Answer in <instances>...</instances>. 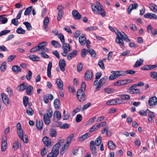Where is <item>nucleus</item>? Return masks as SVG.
I'll list each match as a JSON object with an SVG mask.
<instances>
[{
	"mask_svg": "<svg viewBox=\"0 0 157 157\" xmlns=\"http://www.w3.org/2000/svg\"><path fill=\"white\" fill-rule=\"evenodd\" d=\"M116 34L117 37L115 41L121 48L124 46V43L123 40L127 42H130L131 41L130 39L128 37L127 35L123 32H120L118 30H117V32H116Z\"/></svg>",
	"mask_w": 157,
	"mask_h": 157,
	"instance_id": "1",
	"label": "nucleus"
},
{
	"mask_svg": "<svg viewBox=\"0 0 157 157\" xmlns=\"http://www.w3.org/2000/svg\"><path fill=\"white\" fill-rule=\"evenodd\" d=\"M91 8L93 12L95 13H98V12L103 17L106 16V13L103 9L102 5L99 3L98 2L95 6L94 3L91 4Z\"/></svg>",
	"mask_w": 157,
	"mask_h": 157,
	"instance_id": "2",
	"label": "nucleus"
},
{
	"mask_svg": "<svg viewBox=\"0 0 157 157\" xmlns=\"http://www.w3.org/2000/svg\"><path fill=\"white\" fill-rule=\"evenodd\" d=\"M77 98L80 102H83L86 99V96L84 92L81 90H78L77 93Z\"/></svg>",
	"mask_w": 157,
	"mask_h": 157,
	"instance_id": "3",
	"label": "nucleus"
},
{
	"mask_svg": "<svg viewBox=\"0 0 157 157\" xmlns=\"http://www.w3.org/2000/svg\"><path fill=\"white\" fill-rule=\"evenodd\" d=\"M64 8L63 6L61 5H59L57 7V10H58V13L57 19L58 21L61 19L63 14V10Z\"/></svg>",
	"mask_w": 157,
	"mask_h": 157,
	"instance_id": "4",
	"label": "nucleus"
},
{
	"mask_svg": "<svg viewBox=\"0 0 157 157\" xmlns=\"http://www.w3.org/2000/svg\"><path fill=\"white\" fill-rule=\"evenodd\" d=\"M42 141L46 147L49 148L52 147V144L51 140L47 136L44 137L42 139Z\"/></svg>",
	"mask_w": 157,
	"mask_h": 157,
	"instance_id": "5",
	"label": "nucleus"
},
{
	"mask_svg": "<svg viewBox=\"0 0 157 157\" xmlns=\"http://www.w3.org/2000/svg\"><path fill=\"white\" fill-rule=\"evenodd\" d=\"M148 103L149 105L152 106L157 104V98L155 97L151 98L149 100Z\"/></svg>",
	"mask_w": 157,
	"mask_h": 157,
	"instance_id": "6",
	"label": "nucleus"
},
{
	"mask_svg": "<svg viewBox=\"0 0 157 157\" xmlns=\"http://www.w3.org/2000/svg\"><path fill=\"white\" fill-rule=\"evenodd\" d=\"M111 73L114 75V77L117 78L121 76H124L125 74L124 71H112L111 72Z\"/></svg>",
	"mask_w": 157,
	"mask_h": 157,
	"instance_id": "7",
	"label": "nucleus"
},
{
	"mask_svg": "<svg viewBox=\"0 0 157 157\" xmlns=\"http://www.w3.org/2000/svg\"><path fill=\"white\" fill-rule=\"evenodd\" d=\"M59 153V151L56 149L52 148V151L47 155V157H56Z\"/></svg>",
	"mask_w": 157,
	"mask_h": 157,
	"instance_id": "8",
	"label": "nucleus"
},
{
	"mask_svg": "<svg viewBox=\"0 0 157 157\" xmlns=\"http://www.w3.org/2000/svg\"><path fill=\"white\" fill-rule=\"evenodd\" d=\"M70 46L67 43H63L62 48L63 50V53H67L70 51Z\"/></svg>",
	"mask_w": 157,
	"mask_h": 157,
	"instance_id": "9",
	"label": "nucleus"
},
{
	"mask_svg": "<svg viewBox=\"0 0 157 157\" xmlns=\"http://www.w3.org/2000/svg\"><path fill=\"white\" fill-rule=\"evenodd\" d=\"M90 148L92 154L94 155H96L97 153L96 149L95 146L94 142L93 140L90 142Z\"/></svg>",
	"mask_w": 157,
	"mask_h": 157,
	"instance_id": "10",
	"label": "nucleus"
},
{
	"mask_svg": "<svg viewBox=\"0 0 157 157\" xmlns=\"http://www.w3.org/2000/svg\"><path fill=\"white\" fill-rule=\"evenodd\" d=\"M56 83L58 89L61 90H63V81L61 79L59 78H57L56 80Z\"/></svg>",
	"mask_w": 157,
	"mask_h": 157,
	"instance_id": "11",
	"label": "nucleus"
},
{
	"mask_svg": "<svg viewBox=\"0 0 157 157\" xmlns=\"http://www.w3.org/2000/svg\"><path fill=\"white\" fill-rule=\"evenodd\" d=\"M93 76L92 72L91 70H87L86 72L85 75V78L87 80H90Z\"/></svg>",
	"mask_w": 157,
	"mask_h": 157,
	"instance_id": "12",
	"label": "nucleus"
},
{
	"mask_svg": "<svg viewBox=\"0 0 157 157\" xmlns=\"http://www.w3.org/2000/svg\"><path fill=\"white\" fill-rule=\"evenodd\" d=\"M59 65L61 70L63 71H64L66 66L65 60L64 59H60L59 62Z\"/></svg>",
	"mask_w": 157,
	"mask_h": 157,
	"instance_id": "13",
	"label": "nucleus"
},
{
	"mask_svg": "<svg viewBox=\"0 0 157 157\" xmlns=\"http://www.w3.org/2000/svg\"><path fill=\"white\" fill-rule=\"evenodd\" d=\"M1 96L3 103L6 106L8 105L10 101L9 98L4 93L2 94Z\"/></svg>",
	"mask_w": 157,
	"mask_h": 157,
	"instance_id": "14",
	"label": "nucleus"
},
{
	"mask_svg": "<svg viewBox=\"0 0 157 157\" xmlns=\"http://www.w3.org/2000/svg\"><path fill=\"white\" fill-rule=\"evenodd\" d=\"M36 128L39 130H41L43 128V122L42 120H37L36 123Z\"/></svg>",
	"mask_w": 157,
	"mask_h": 157,
	"instance_id": "15",
	"label": "nucleus"
},
{
	"mask_svg": "<svg viewBox=\"0 0 157 157\" xmlns=\"http://www.w3.org/2000/svg\"><path fill=\"white\" fill-rule=\"evenodd\" d=\"M17 132L19 137H21L22 138L23 130L21 128V125L20 123L17 124Z\"/></svg>",
	"mask_w": 157,
	"mask_h": 157,
	"instance_id": "16",
	"label": "nucleus"
},
{
	"mask_svg": "<svg viewBox=\"0 0 157 157\" xmlns=\"http://www.w3.org/2000/svg\"><path fill=\"white\" fill-rule=\"evenodd\" d=\"M44 43H39L37 46H35L32 48L30 50V52H35L37 51H40L41 48V47H43L41 44H44Z\"/></svg>",
	"mask_w": 157,
	"mask_h": 157,
	"instance_id": "17",
	"label": "nucleus"
},
{
	"mask_svg": "<svg viewBox=\"0 0 157 157\" xmlns=\"http://www.w3.org/2000/svg\"><path fill=\"white\" fill-rule=\"evenodd\" d=\"M72 14L74 18L76 20L80 19L82 17L81 15L76 10H73L72 11Z\"/></svg>",
	"mask_w": 157,
	"mask_h": 157,
	"instance_id": "18",
	"label": "nucleus"
},
{
	"mask_svg": "<svg viewBox=\"0 0 157 157\" xmlns=\"http://www.w3.org/2000/svg\"><path fill=\"white\" fill-rule=\"evenodd\" d=\"M144 17L145 18L154 19H156L157 18V16L155 14L151 13H147L144 15Z\"/></svg>",
	"mask_w": 157,
	"mask_h": 157,
	"instance_id": "19",
	"label": "nucleus"
},
{
	"mask_svg": "<svg viewBox=\"0 0 157 157\" xmlns=\"http://www.w3.org/2000/svg\"><path fill=\"white\" fill-rule=\"evenodd\" d=\"M77 54V51L76 50L73 51L72 52L69 53L67 57V59L68 60H70L72 58L75 56Z\"/></svg>",
	"mask_w": 157,
	"mask_h": 157,
	"instance_id": "20",
	"label": "nucleus"
},
{
	"mask_svg": "<svg viewBox=\"0 0 157 157\" xmlns=\"http://www.w3.org/2000/svg\"><path fill=\"white\" fill-rule=\"evenodd\" d=\"M86 38L85 35H82L79 38V42L82 45H85L86 43Z\"/></svg>",
	"mask_w": 157,
	"mask_h": 157,
	"instance_id": "21",
	"label": "nucleus"
},
{
	"mask_svg": "<svg viewBox=\"0 0 157 157\" xmlns=\"http://www.w3.org/2000/svg\"><path fill=\"white\" fill-rule=\"evenodd\" d=\"M42 43H44L43 44H42L41 45L43 47H41V49H40V50H41V52H40L39 53H44L45 52H47L48 50V49L47 48L45 47V46L48 43L47 42H43Z\"/></svg>",
	"mask_w": 157,
	"mask_h": 157,
	"instance_id": "22",
	"label": "nucleus"
},
{
	"mask_svg": "<svg viewBox=\"0 0 157 157\" xmlns=\"http://www.w3.org/2000/svg\"><path fill=\"white\" fill-rule=\"evenodd\" d=\"M64 140L62 139L59 141V142L56 143L53 147V149H56L59 151L60 146L61 145V144L63 143L64 142Z\"/></svg>",
	"mask_w": 157,
	"mask_h": 157,
	"instance_id": "23",
	"label": "nucleus"
},
{
	"mask_svg": "<svg viewBox=\"0 0 157 157\" xmlns=\"http://www.w3.org/2000/svg\"><path fill=\"white\" fill-rule=\"evenodd\" d=\"M108 146L109 148L112 150L115 149L117 147L116 145L112 141H109L108 142Z\"/></svg>",
	"mask_w": 157,
	"mask_h": 157,
	"instance_id": "24",
	"label": "nucleus"
},
{
	"mask_svg": "<svg viewBox=\"0 0 157 157\" xmlns=\"http://www.w3.org/2000/svg\"><path fill=\"white\" fill-rule=\"evenodd\" d=\"M54 105L55 108L56 109H58L59 108L60 105V103L59 100L56 99H55L54 102Z\"/></svg>",
	"mask_w": 157,
	"mask_h": 157,
	"instance_id": "25",
	"label": "nucleus"
},
{
	"mask_svg": "<svg viewBox=\"0 0 157 157\" xmlns=\"http://www.w3.org/2000/svg\"><path fill=\"white\" fill-rule=\"evenodd\" d=\"M7 147V143L6 141L5 140H2L1 144V150L2 151H4Z\"/></svg>",
	"mask_w": 157,
	"mask_h": 157,
	"instance_id": "26",
	"label": "nucleus"
},
{
	"mask_svg": "<svg viewBox=\"0 0 157 157\" xmlns=\"http://www.w3.org/2000/svg\"><path fill=\"white\" fill-rule=\"evenodd\" d=\"M61 115L59 112L58 111H56L53 114V120H54V118L56 117L57 121H59L60 119Z\"/></svg>",
	"mask_w": 157,
	"mask_h": 157,
	"instance_id": "27",
	"label": "nucleus"
},
{
	"mask_svg": "<svg viewBox=\"0 0 157 157\" xmlns=\"http://www.w3.org/2000/svg\"><path fill=\"white\" fill-rule=\"evenodd\" d=\"M29 57L31 60L34 61H40V58L34 55H29Z\"/></svg>",
	"mask_w": 157,
	"mask_h": 157,
	"instance_id": "28",
	"label": "nucleus"
},
{
	"mask_svg": "<svg viewBox=\"0 0 157 157\" xmlns=\"http://www.w3.org/2000/svg\"><path fill=\"white\" fill-rule=\"evenodd\" d=\"M12 70L16 73H18L21 71V69L19 66L15 65L12 67Z\"/></svg>",
	"mask_w": 157,
	"mask_h": 157,
	"instance_id": "29",
	"label": "nucleus"
},
{
	"mask_svg": "<svg viewBox=\"0 0 157 157\" xmlns=\"http://www.w3.org/2000/svg\"><path fill=\"white\" fill-rule=\"evenodd\" d=\"M143 61V60L141 59H139V60H138L134 65L133 67L134 68H137L140 66L142 64Z\"/></svg>",
	"mask_w": 157,
	"mask_h": 157,
	"instance_id": "30",
	"label": "nucleus"
},
{
	"mask_svg": "<svg viewBox=\"0 0 157 157\" xmlns=\"http://www.w3.org/2000/svg\"><path fill=\"white\" fill-rule=\"evenodd\" d=\"M33 90V87L31 86H29L26 88V92L28 95H31L32 94V91Z\"/></svg>",
	"mask_w": 157,
	"mask_h": 157,
	"instance_id": "31",
	"label": "nucleus"
},
{
	"mask_svg": "<svg viewBox=\"0 0 157 157\" xmlns=\"http://www.w3.org/2000/svg\"><path fill=\"white\" fill-rule=\"evenodd\" d=\"M100 125L99 124V123L95 124L93 125L90 129V132H93L100 127Z\"/></svg>",
	"mask_w": 157,
	"mask_h": 157,
	"instance_id": "32",
	"label": "nucleus"
},
{
	"mask_svg": "<svg viewBox=\"0 0 157 157\" xmlns=\"http://www.w3.org/2000/svg\"><path fill=\"white\" fill-rule=\"evenodd\" d=\"M26 86L25 83L19 85L17 87V90L19 91H21L25 90L26 88Z\"/></svg>",
	"mask_w": 157,
	"mask_h": 157,
	"instance_id": "33",
	"label": "nucleus"
},
{
	"mask_svg": "<svg viewBox=\"0 0 157 157\" xmlns=\"http://www.w3.org/2000/svg\"><path fill=\"white\" fill-rule=\"evenodd\" d=\"M67 145V144H66L63 146L62 147L60 151V155H63L64 154L65 151L67 149L68 145Z\"/></svg>",
	"mask_w": 157,
	"mask_h": 157,
	"instance_id": "34",
	"label": "nucleus"
},
{
	"mask_svg": "<svg viewBox=\"0 0 157 157\" xmlns=\"http://www.w3.org/2000/svg\"><path fill=\"white\" fill-rule=\"evenodd\" d=\"M74 136L73 134H71L67 138L66 140L67 142L66 143L67 145H69L70 144L72 139L74 137Z\"/></svg>",
	"mask_w": 157,
	"mask_h": 157,
	"instance_id": "35",
	"label": "nucleus"
},
{
	"mask_svg": "<svg viewBox=\"0 0 157 157\" xmlns=\"http://www.w3.org/2000/svg\"><path fill=\"white\" fill-rule=\"evenodd\" d=\"M104 90L105 92L108 94L113 93L115 91L114 89L111 88H105Z\"/></svg>",
	"mask_w": 157,
	"mask_h": 157,
	"instance_id": "36",
	"label": "nucleus"
},
{
	"mask_svg": "<svg viewBox=\"0 0 157 157\" xmlns=\"http://www.w3.org/2000/svg\"><path fill=\"white\" fill-rule=\"evenodd\" d=\"M89 137L88 133H86L81 136L79 137L78 138V140L80 141H83L88 138Z\"/></svg>",
	"mask_w": 157,
	"mask_h": 157,
	"instance_id": "37",
	"label": "nucleus"
},
{
	"mask_svg": "<svg viewBox=\"0 0 157 157\" xmlns=\"http://www.w3.org/2000/svg\"><path fill=\"white\" fill-rule=\"evenodd\" d=\"M52 114L53 112L51 109H49L47 110L46 115V117L50 119L51 118L52 116Z\"/></svg>",
	"mask_w": 157,
	"mask_h": 157,
	"instance_id": "38",
	"label": "nucleus"
},
{
	"mask_svg": "<svg viewBox=\"0 0 157 157\" xmlns=\"http://www.w3.org/2000/svg\"><path fill=\"white\" fill-rule=\"evenodd\" d=\"M49 134L51 137H55L57 136V132L54 129L52 128L50 130Z\"/></svg>",
	"mask_w": 157,
	"mask_h": 157,
	"instance_id": "39",
	"label": "nucleus"
},
{
	"mask_svg": "<svg viewBox=\"0 0 157 157\" xmlns=\"http://www.w3.org/2000/svg\"><path fill=\"white\" fill-rule=\"evenodd\" d=\"M151 10L153 12H157V6L154 4H151L150 5Z\"/></svg>",
	"mask_w": 157,
	"mask_h": 157,
	"instance_id": "40",
	"label": "nucleus"
},
{
	"mask_svg": "<svg viewBox=\"0 0 157 157\" xmlns=\"http://www.w3.org/2000/svg\"><path fill=\"white\" fill-rule=\"evenodd\" d=\"M140 90L138 89H132L131 90H128L127 92L131 94H135L139 93L140 91Z\"/></svg>",
	"mask_w": 157,
	"mask_h": 157,
	"instance_id": "41",
	"label": "nucleus"
},
{
	"mask_svg": "<svg viewBox=\"0 0 157 157\" xmlns=\"http://www.w3.org/2000/svg\"><path fill=\"white\" fill-rule=\"evenodd\" d=\"M49 148L45 147L42 149L41 151V155L42 156L45 155L48 151Z\"/></svg>",
	"mask_w": 157,
	"mask_h": 157,
	"instance_id": "42",
	"label": "nucleus"
},
{
	"mask_svg": "<svg viewBox=\"0 0 157 157\" xmlns=\"http://www.w3.org/2000/svg\"><path fill=\"white\" fill-rule=\"evenodd\" d=\"M51 44L56 48H59L61 46V45L57 41L54 40L52 41Z\"/></svg>",
	"mask_w": 157,
	"mask_h": 157,
	"instance_id": "43",
	"label": "nucleus"
},
{
	"mask_svg": "<svg viewBox=\"0 0 157 157\" xmlns=\"http://www.w3.org/2000/svg\"><path fill=\"white\" fill-rule=\"evenodd\" d=\"M21 147V145L18 141H17V142L14 143L13 145V147L15 150H16L18 148H20Z\"/></svg>",
	"mask_w": 157,
	"mask_h": 157,
	"instance_id": "44",
	"label": "nucleus"
},
{
	"mask_svg": "<svg viewBox=\"0 0 157 157\" xmlns=\"http://www.w3.org/2000/svg\"><path fill=\"white\" fill-rule=\"evenodd\" d=\"M26 113L29 116H32L34 114L33 110L29 107L27 108Z\"/></svg>",
	"mask_w": 157,
	"mask_h": 157,
	"instance_id": "45",
	"label": "nucleus"
},
{
	"mask_svg": "<svg viewBox=\"0 0 157 157\" xmlns=\"http://www.w3.org/2000/svg\"><path fill=\"white\" fill-rule=\"evenodd\" d=\"M43 119L45 123L47 125L49 124L51 122V120L50 119L46 117V114H44L43 115Z\"/></svg>",
	"mask_w": 157,
	"mask_h": 157,
	"instance_id": "46",
	"label": "nucleus"
},
{
	"mask_svg": "<svg viewBox=\"0 0 157 157\" xmlns=\"http://www.w3.org/2000/svg\"><path fill=\"white\" fill-rule=\"evenodd\" d=\"M116 101V99H112L110 100V101H108L106 103V105H115L117 104Z\"/></svg>",
	"mask_w": 157,
	"mask_h": 157,
	"instance_id": "47",
	"label": "nucleus"
},
{
	"mask_svg": "<svg viewBox=\"0 0 157 157\" xmlns=\"http://www.w3.org/2000/svg\"><path fill=\"white\" fill-rule=\"evenodd\" d=\"M101 142V136L97 138L95 141V145L97 146H98L100 145Z\"/></svg>",
	"mask_w": 157,
	"mask_h": 157,
	"instance_id": "48",
	"label": "nucleus"
},
{
	"mask_svg": "<svg viewBox=\"0 0 157 157\" xmlns=\"http://www.w3.org/2000/svg\"><path fill=\"white\" fill-rule=\"evenodd\" d=\"M16 31L17 33L20 34H24L25 33V30L22 29L21 27L18 28Z\"/></svg>",
	"mask_w": 157,
	"mask_h": 157,
	"instance_id": "49",
	"label": "nucleus"
},
{
	"mask_svg": "<svg viewBox=\"0 0 157 157\" xmlns=\"http://www.w3.org/2000/svg\"><path fill=\"white\" fill-rule=\"evenodd\" d=\"M23 24L25 26L26 29L28 30H30L32 29V27L29 22L27 21L24 22Z\"/></svg>",
	"mask_w": 157,
	"mask_h": 157,
	"instance_id": "50",
	"label": "nucleus"
},
{
	"mask_svg": "<svg viewBox=\"0 0 157 157\" xmlns=\"http://www.w3.org/2000/svg\"><path fill=\"white\" fill-rule=\"evenodd\" d=\"M29 98L28 97L25 96L23 99V103L24 106L26 107L29 102Z\"/></svg>",
	"mask_w": 157,
	"mask_h": 157,
	"instance_id": "51",
	"label": "nucleus"
},
{
	"mask_svg": "<svg viewBox=\"0 0 157 157\" xmlns=\"http://www.w3.org/2000/svg\"><path fill=\"white\" fill-rule=\"evenodd\" d=\"M150 77L152 78L155 79L157 80V72L153 71L150 73Z\"/></svg>",
	"mask_w": 157,
	"mask_h": 157,
	"instance_id": "52",
	"label": "nucleus"
},
{
	"mask_svg": "<svg viewBox=\"0 0 157 157\" xmlns=\"http://www.w3.org/2000/svg\"><path fill=\"white\" fill-rule=\"evenodd\" d=\"M108 79V77L107 76H105L103 78H101L99 81L98 83L99 84L103 85L105 83L106 80Z\"/></svg>",
	"mask_w": 157,
	"mask_h": 157,
	"instance_id": "53",
	"label": "nucleus"
},
{
	"mask_svg": "<svg viewBox=\"0 0 157 157\" xmlns=\"http://www.w3.org/2000/svg\"><path fill=\"white\" fill-rule=\"evenodd\" d=\"M32 9V6H30L27 8L25 10L24 15H27L29 14V13L31 12Z\"/></svg>",
	"mask_w": 157,
	"mask_h": 157,
	"instance_id": "54",
	"label": "nucleus"
},
{
	"mask_svg": "<svg viewBox=\"0 0 157 157\" xmlns=\"http://www.w3.org/2000/svg\"><path fill=\"white\" fill-rule=\"evenodd\" d=\"M88 52L91 55V57L94 58L95 57L96 53L92 49L88 50Z\"/></svg>",
	"mask_w": 157,
	"mask_h": 157,
	"instance_id": "55",
	"label": "nucleus"
},
{
	"mask_svg": "<svg viewBox=\"0 0 157 157\" xmlns=\"http://www.w3.org/2000/svg\"><path fill=\"white\" fill-rule=\"evenodd\" d=\"M88 52V50L85 48L83 49L81 52V56L83 58H85Z\"/></svg>",
	"mask_w": 157,
	"mask_h": 157,
	"instance_id": "56",
	"label": "nucleus"
},
{
	"mask_svg": "<svg viewBox=\"0 0 157 157\" xmlns=\"http://www.w3.org/2000/svg\"><path fill=\"white\" fill-rule=\"evenodd\" d=\"M120 97L122 99L128 100L130 99V97L129 95L127 94H122L119 95Z\"/></svg>",
	"mask_w": 157,
	"mask_h": 157,
	"instance_id": "57",
	"label": "nucleus"
},
{
	"mask_svg": "<svg viewBox=\"0 0 157 157\" xmlns=\"http://www.w3.org/2000/svg\"><path fill=\"white\" fill-rule=\"evenodd\" d=\"M21 140L23 141V142L25 143H27L28 142V136L27 135H25L24 136H23V133L22 134V138L21 137H20Z\"/></svg>",
	"mask_w": 157,
	"mask_h": 157,
	"instance_id": "58",
	"label": "nucleus"
},
{
	"mask_svg": "<svg viewBox=\"0 0 157 157\" xmlns=\"http://www.w3.org/2000/svg\"><path fill=\"white\" fill-rule=\"evenodd\" d=\"M98 29L97 27L96 26H91L89 27L86 28L85 29V30L90 31L92 30H96Z\"/></svg>",
	"mask_w": 157,
	"mask_h": 157,
	"instance_id": "59",
	"label": "nucleus"
},
{
	"mask_svg": "<svg viewBox=\"0 0 157 157\" xmlns=\"http://www.w3.org/2000/svg\"><path fill=\"white\" fill-rule=\"evenodd\" d=\"M83 68V64L82 63H79L77 65V70L79 72L82 71Z\"/></svg>",
	"mask_w": 157,
	"mask_h": 157,
	"instance_id": "60",
	"label": "nucleus"
},
{
	"mask_svg": "<svg viewBox=\"0 0 157 157\" xmlns=\"http://www.w3.org/2000/svg\"><path fill=\"white\" fill-rule=\"evenodd\" d=\"M6 62H3L0 67V70L2 71H4L6 69Z\"/></svg>",
	"mask_w": 157,
	"mask_h": 157,
	"instance_id": "61",
	"label": "nucleus"
},
{
	"mask_svg": "<svg viewBox=\"0 0 157 157\" xmlns=\"http://www.w3.org/2000/svg\"><path fill=\"white\" fill-rule=\"evenodd\" d=\"M98 65L103 70H104L105 68L103 60L99 61L98 63Z\"/></svg>",
	"mask_w": 157,
	"mask_h": 157,
	"instance_id": "62",
	"label": "nucleus"
},
{
	"mask_svg": "<svg viewBox=\"0 0 157 157\" xmlns=\"http://www.w3.org/2000/svg\"><path fill=\"white\" fill-rule=\"evenodd\" d=\"M58 37L60 40L61 42L63 44L65 42V40L64 36L63 34L61 33H59L58 35Z\"/></svg>",
	"mask_w": 157,
	"mask_h": 157,
	"instance_id": "63",
	"label": "nucleus"
},
{
	"mask_svg": "<svg viewBox=\"0 0 157 157\" xmlns=\"http://www.w3.org/2000/svg\"><path fill=\"white\" fill-rule=\"evenodd\" d=\"M10 32V30H2L0 32V36L6 35Z\"/></svg>",
	"mask_w": 157,
	"mask_h": 157,
	"instance_id": "64",
	"label": "nucleus"
}]
</instances>
